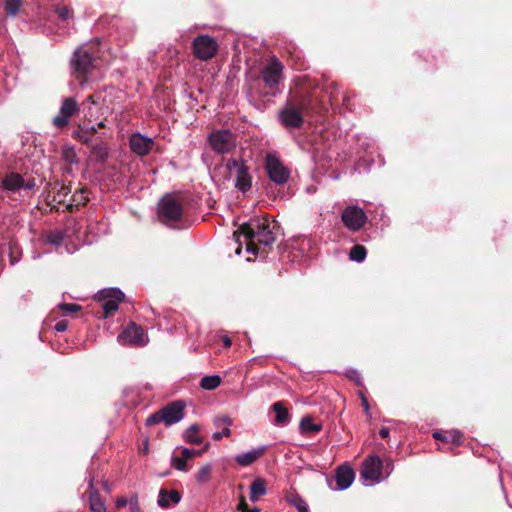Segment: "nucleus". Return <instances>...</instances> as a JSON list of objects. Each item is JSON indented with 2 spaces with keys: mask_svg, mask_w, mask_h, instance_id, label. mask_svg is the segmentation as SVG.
<instances>
[{
  "mask_svg": "<svg viewBox=\"0 0 512 512\" xmlns=\"http://www.w3.org/2000/svg\"><path fill=\"white\" fill-rule=\"evenodd\" d=\"M246 244L248 253L257 254L258 248L256 242L270 246L275 241V235L267 219L251 218L239 228Z\"/></svg>",
  "mask_w": 512,
  "mask_h": 512,
  "instance_id": "f257e3e1",
  "label": "nucleus"
},
{
  "mask_svg": "<svg viewBox=\"0 0 512 512\" xmlns=\"http://www.w3.org/2000/svg\"><path fill=\"white\" fill-rule=\"evenodd\" d=\"M224 168L227 173V179L233 181L234 187L238 191L246 193L252 188L253 177L250 167L243 158H229Z\"/></svg>",
  "mask_w": 512,
  "mask_h": 512,
  "instance_id": "f03ea898",
  "label": "nucleus"
},
{
  "mask_svg": "<svg viewBox=\"0 0 512 512\" xmlns=\"http://www.w3.org/2000/svg\"><path fill=\"white\" fill-rule=\"evenodd\" d=\"M157 215L162 223L172 226L175 222L181 220L183 208L176 198L165 195L158 203Z\"/></svg>",
  "mask_w": 512,
  "mask_h": 512,
  "instance_id": "7ed1b4c3",
  "label": "nucleus"
},
{
  "mask_svg": "<svg viewBox=\"0 0 512 512\" xmlns=\"http://www.w3.org/2000/svg\"><path fill=\"white\" fill-rule=\"evenodd\" d=\"M304 101L288 102L279 112V120L287 129L300 128L304 123Z\"/></svg>",
  "mask_w": 512,
  "mask_h": 512,
  "instance_id": "20e7f679",
  "label": "nucleus"
},
{
  "mask_svg": "<svg viewBox=\"0 0 512 512\" xmlns=\"http://www.w3.org/2000/svg\"><path fill=\"white\" fill-rule=\"evenodd\" d=\"M360 475L366 486L383 481L385 477H383V462L380 457L371 455L366 458L362 464Z\"/></svg>",
  "mask_w": 512,
  "mask_h": 512,
  "instance_id": "39448f33",
  "label": "nucleus"
},
{
  "mask_svg": "<svg viewBox=\"0 0 512 512\" xmlns=\"http://www.w3.org/2000/svg\"><path fill=\"white\" fill-rule=\"evenodd\" d=\"M35 186L33 178L25 180L20 174L14 172L5 175L1 181L2 192L8 197L16 193L20 194L21 191L32 190Z\"/></svg>",
  "mask_w": 512,
  "mask_h": 512,
  "instance_id": "423d86ee",
  "label": "nucleus"
},
{
  "mask_svg": "<svg viewBox=\"0 0 512 512\" xmlns=\"http://www.w3.org/2000/svg\"><path fill=\"white\" fill-rule=\"evenodd\" d=\"M209 144L218 154L229 153L236 147V136L230 130H216L209 135Z\"/></svg>",
  "mask_w": 512,
  "mask_h": 512,
  "instance_id": "0eeeda50",
  "label": "nucleus"
},
{
  "mask_svg": "<svg viewBox=\"0 0 512 512\" xmlns=\"http://www.w3.org/2000/svg\"><path fill=\"white\" fill-rule=\"evenodd\" d=\"M341 220L349 231L358 232L365 226L368 217L358 205H349L342 211Z\"/></svg>",
  "mask_w": 512,
  "mask_h": 512,
  "instance_id": "6e6552de",
  "label": "nucleus"
},
{
  "mask_svg": "<svg viewBox=\"0 0 512 512\" xmlns=\"http://www.w3.org/2000/svg\"><path fill=\"white\" fill-rule=\"evenodd\" d=\"M124 293L117 287L103 289L98 292L97 299L101 303L104 318L118 310L119 303L123 300Z\"/></svg>",
  "mask_w": 512,
  "mask_h": 512,
  "instance_id": "1a4fd4ad",
  "label": "nucleus"
},
{
  "mask_svg": "<svg viewBox=\"0 0 512 512\" xmlns=\"http://www.w3.org/2000/svg\"><path fill=\"white\" fill-rule=\"evenodd\" d=\"M117 341L121 345L145 346L148 343V337L141 326L131 322L118 335Z\"/></svg>",
  "mask_w": 512,
  "mask_h": 512,
  "instance_id": "9d476101",
  "label": "nucleus"
},
{
  "mask_svg": "<svg viewBox=\"0 0 512 512\" xmlns=\"http://www.w3.org/2000/svg\"><path fill=\"white\" fill-rule=\"evenodd\" d=\"M194 55L203 61L214 57L218 51L216 40L208 35H200L193 41Z\"/></svg>",
  "mask_w": 512,
  "mask_h": 512,
  "instance_id": "9b49d317",
  "label": "nucleus"
},
{
  "mask_svg": "<svg viewBox=\"0 0 512 512\" xmlns=\"http://www.w3.org/2000/svg\"><path fill=\"white\" fill-rule=\"evenodd\" d=\"M266 171L270 180L278 185L285 184L290 177V171L274 155L266 157Z\"/></svg>",
  "mask_w": 512,
  "mask_h": 512,
  "instance_id": "f8f14e48",
  "label": "nucleus"
},
{
  "mask_svg": "<svg viewBox=\"0 0 512 512\" xmlns=\"http://www.w3.org/2000/svg\"><path fill=\"white\" fill-rule=\"evenodd\" d=\"M282 71L281 62L276 57H272L261 73L265 86L271 90L276 89L282 79Z\"/></svg>",
  "mask_w": 512,
  "mask_h": 512,
  "instance_id": "ddd939ff",
  "label": "nucleus"
},
{
  "mask_svg": "<svg viewBox=\"0 0 512 512\" xmlns=\"http://www.w3.org/2000/svg\"><path fill=\"white\" fill-rule=\"evenodd\" d=\"M93 62V56L82 46L74 51L71 66L78 76H84L93 67Z\"/></svg>",
  "mask_w": 512,
  "mask_h": 512,
  "instance_id": "4468645a",
  "label": "nucleus"
},
{
  "mask_svg": "<svg viewBox=\"0 0 512 512\" xmlns=\"http://www.w3.org/2000/svg\"><path fill=\"white\" fill-rule=\"evenodd\" d=\"M78 111L79 105L77 101L72 97L65 98L62 101L59 114L53 119V124L59 129L66 127L69 123V118Z\"/></svg>",
  "mask_w": 512,
  "mask_h": 512,
  "instance_id": "2eb2a0df",
  "label": "nucleus"
},
{
  "mask_svg": "<svg viewBox=\"0 0 512 512\" xmlns=\"http://www.w3.org/2000/svg\"><path fill=\"white\" fill-rule=\"evenodd\" d=\"M185 403L181 400L174 401L161 409L164 423L168 426L180 422L184 418Z\"/></svg>",
  "mask_w": 512,
  "mask_h": 512,
  "instance_id": "dca6fc26",
  "label": "nucleus"
},
{
  "mask_svg": "<svg viewBox=\"0 0 512 512\" xmlns=\"http://www.w3.org/2000/svg\"><path fill=\"white\" fill-rule=\"evenodd\" d=\"M130 149L140 155L145 156L150 153L153 148L154 142L151 137H146L143 134L137 132L133 133L129 138Z\"/></svg>",
  "mask_w": 512,
  "mask_h": 512,
  "instance_id": "f3484780",
  "label": "nucleus"
},
{
  "mask_svg": "<svg viewBox=\"0 0 512 512\" xmlns=\"http://www.w3.org/2000/svg\"><path fill=\"white\" fill-rule=\"evenodd\" d=\"M354 478L355 473L351 467L346 465L340 466L335 473L336 487L333 489L336 491L348 489L352 485Z\"/></svg>",
  "mask_w": 512,
  "mask_h": 512,
  "instance_id": "a211bd4d",
  "label": "nucleus"
},
{
  "mask_svg": "<svg viewBox=\"0 0 512 512\" xmlns=\"http://www.w3.org/2000/svg\"><path fill=\"white\" fill-rule=\"evenodd\" d=\"M266 446H260L249 451L237 454L235 456V461L238 465L242 467L249 466L256 462L265 452Z\"/></svg>",
  "mask_w": 512,
  "mask_h": 512,
  "instance_id": "6ab92c4d",
  "label": "nucleus"
},
{
  "mask_svg": "<svg viewBox=\"0 0 512 512\" xmlns=\"http://www.w3.org/2000/svg\"><path fill=\"white\" fill-rule=\"evenodd\" d=\"M89 485V507L93 512H105L106 505L105 502L101 499L98 490L94 487V479L90 477L88 480Z\"/></svg>",
  "mask_w": 512,
  "mask_h": 512,
  "instance_id": "aec40b11",
  "label": "nucleus"
},
{
  "mask_svg": "<svg viewBox=\"0 0 512 512\" xmlns=\"http://www.w3.org/2000/svg\"><path fill=\"white\" fill-rule=\"evenodd\" d=\"M180 501L181 495L178 491H167L165 489H160L157 501L160 507L167 508L170 506L171 503L177 504Z\"/></svg>",
  "mask_w": 512,
  "mask_h": 512,
  "instance_id": "412c9836",
  "label": "nucleus"
},
{
  "mask_svg": "<svg viewBox=\"0 0 512 512\" xmlns=\"http://www.w3.org/2000/svg\"><path fill=\"white\" fill-rule=\"evenodd\" d=\"M267 493V482L261 477H257L250 485V500L256 502L260 497Z\"/></svg>",
  "mask_w": 512,
  "mask_h": 512,
  "instance_id": "4be33fe9",
  "label": "nucleus"
},
{
  "mask_svg": "<svg viewBox=\"0 0 512 512\" xmlns=\"http://www.w3.org/2000/svg\"><path fill=\"white\" fill-rule=\"evenodd\" d=\"M433 437L436 440H442L445 442H452L453 444L459 446L463 443V434L459 430H450V431H436L433 433Z\"/></svg>",
  "mask_w": 512,
  "mask_h": 512,
  "instance_id": "5701e85b",
  "label": "nucleus"
},
{
  "mask_svg": "<svg viewBox=\"0 0 512 512\" xmlns=\"http://www.w3.org/2000/svg\"><path fill=\"white\" fill-rule=\"evenodd\" d=\"M271 409L275 412V420L274 423L276 425L284 426L289 423V412L287 408L284 406L283 402L278 401L275 402Z\"/></svg>",
  "mask_w": 512,
  "mask_h": 512,
  "instance_id": "b1692460",
  "label": "nucleus"
},
{
  "mask_svg": "<svg viewBox=\"0 0 512 512\" xmlns=\"http://www.w3.org/2000/svg\"><path fill=\"white\" fill-rule=\"evenodd\" d=\"M289 505L295 507L298 512H309L306 501L297 493H290L286 496Z\"/></svg>",
  "mask_w": 512,
  "mask_h": 512,
  "instance_id": "393cba45",
  "label": "nucleus"
},
{
  "mask_svg": "<svg viewBox=\"0 0 512 512\" xmlns=\"http://www.w3.org/2000/svg\"><path fill=\"white\" fill-rule=\"evenodd\" d=\"M89 201V193L86 189H80L74 192L71 197V202L68 204V208L73 206L79 207L85 205Z\"/></svg>",
  "mask_w": 512,
  "mask_h": 512,
  "instance_id": "a878e982",
  "label": "nucleus"
},
{
  "mask_svg": "<svg viewBox=\"0 0 512 512\" xmlns=\"http://www.w3.org/2000/svg\"><path fill=\"white\" fill-rule=\"evenodd\" d=\"M221 384V377L219 375L204 376L200 381V387L207 391H212L218 388Z\"/></svg>",
  "mask_w": 512,
  "mask_h": 512,
  "instance_id": "bb28decb",
  "label": "nucleus"
},
{
  "mask_svg": "<svg viewBox=\"0 0 512 512\" xmlns=\"http://www.w3.org/2000/svg\"><path fill=\"white\" fill-rule=\"evenodd\" d=\"M198 433L199 426L196 424H192L184 432V440L188 443L199 445L202 443V438L198 435Z\"/></svg>",
  "mask_w": 512,
  "mask_h": 512,
  "instance_id": "cd10ccee",
  "label": "nucleus"
},
{
  "mask_svg": "<svg viewBox=\"0 0 512 512\" xmlns=\"http://www.w3.org/2000/svg\"><path fill=\"white\" fill-rule=\"evenodd\" d=\"M211 473H212V465L209 463L205 464L196 473L195 480L200 484L207 483L211 479Z\"/></svg>",
  "mask_w": 512,
  "mask_h": 512,
  "instance_id": "c85d7f7f",
  "label": "nucleus"
},
{
  "mask_svg": "<svg viewBox=\"0 0 512 512\" xmlns=\"http://www.w3.org/2000/svg\"><path fill=\"white\" fill-rule=\"evenodd\" d=\"M366 254H367V251L364 246L355 245L350 250L349 258H350V260H352L354 262L361 263L365 260Z\"/></svg>",
  "mask_w": 512,
  "mask_h": 512,
  "instance_id": "c756f323",
  "label": "nucleus"
},
{
  "mask_svg": "<svg viewBox=\"0 0 512 512\" xmlns=\"http://www.w3.org/2000/svg\"><path fill=\"white\" fill-rule=\"evenodd\" d=\"M22 5L21 0H5L4 10L7 16L15 17Z\"/></svg>",
  "mask_w": 512,
  "mask_h": 512,
  "instance_id": "7c9ffc66",
  "label": "nucleus"
},
{
  "mask_svg": "<svg viewBox=\"0 0 512 512\" xmlns=\"http://www.w3.org/2000/svg\"><path fill=\"white\" fill-rule=\"evenodd\" d=\"M300 428L303 432L315 433L321 430V425L314 423L310 417H304L301 419Z\"/></svg>",
  "mask_w": 512,
  "mask_h": 512,
  "instance_id": "2f4dec72",
  "label": "nucleus"
},
{
  "mask_svg": "<svg viewBox=\"0 0 512 512\" xmlns=\"http://www.w3.org/2000/svg\"><path fill=\"white\" fill-rule=\"evenodd\" d=\"M92 154L98 162H104L108 155V148L104 144H97L92 149Z\"/></svg>",
  "mask_w": 512,
  "mask_h": 512,
  "instance_id": "473e14b6",
  "label": "nucleus"
},
{
  "mask_svg": "<svg viewBox=\"0 0 512 512\" xmlns=\"http://www.w3.org/2000/svg\"><path fill=\"white\" fill-rule=\"evenodd\" d=\"M189 458H185V456H173L172 459H171V465L179 470V471H182V472H187L188 471V467H187V460Z\"/></svg>",
  "mask_w": 512,
  "mask_h": 512,
  "instance_id": "72a5a7b5",
  "label": "nucleus"
},
{
  "mask_svg": "<svg viewBox=\"0 0 512 512\" xmlns=\"http://www.w3.org/2000/svg\"><path fill=\"white\" fill-rule=\"evenodd\" d=\"M55 13L63 21H67L73 17V11L68 6H57L55 8Z\"/></svg>",
  "mask_w": 512,
  "mask_h": 512,
  "instance_id": "f704fd0d",
  "label": "nucleus"
},
{
  "mask_svg": "<svg viewBox=\"0 0 512 512\" xmlns=\"http://www.w3.org/2000/svg\"><path fill=\"white\" fill-rule=\"evenodd\" d=\"M64 240V234L62 231L50 232L47 235V242L53 246H59Z\"/></svg>",
  "mask_w": 512,
  "mask_h": 512,
  "instance_id": "c9c22d12",
  "label": "nucleus"
},
{
  "mask_svg": "<svg viewBox=\"0 0 512 512\" xmlns=\"http://www.w3.org/2000/svg\"><path fill=\"white\" fill-rule=\"evenodd\" d=\"M96 132V126L95 125H90V124H87V125H84L80 131L77 132V135L79 137V139L84 142V143H88L89 142V138L86 136V134L88 133H95Z\"/></svg>",
  "mask_w": 512,
  "mask_h": 512,
  "instance_id": "e433bc0d",
  "label": "nucleus"
},
{
  "mask_svg": "<svg viewBox=\"0 0 512 512\" xmlns=\"http://www.w3.org/2000/svg\"><path fill=\"white\" fill-rule=\"evenodd\" d=\"M345 375L350 380H353L358 386L363 385L361 373L357 369L348 368L345 371Z\"/></svg>",
  "mask_w": 512,
  "mask_h": 512,
  "instance_id": "4c0bfd02",
  "label": "nucleus"
},
{
  "mask_svg": "<svg viewBox=\"0 0 512 512\" xmlns=\"http://www.w3.org/2000/svg\"><path fill=\"white\" fill-rule=\"evenodd\" d=\"M163 422L164 423V419H163V415H162V412L161 410L157 411L156 413H153L151 414L145 421V424L147 426H153V425H156V424H159Z\"/></svg>",
  "mask_w": 512,
  "mask_h": 512,
  "instance_id": "58836bf2",
  "label": "nucleus"
},
{
  "mask_svg": "<svg viewBox=\"0 0 512 512\" xmlns=\"http://www.w3.org/2000/svg\"><path fill=\"white\" fill-rule=\"evenodd\" d=\"M206 450H207V447L200 449V450L190 449L187 447L181 448L182 455L185 456V458H189V459L193 458V457L201 456Z\"/></svg>",
  "mask_w": 512,
  "mask_h": 512,
  "instance_id": "ea45409f",
  "label": "nucleus"
},
{
  "mask_svg": "<svg viewBox=\"0 0 512 512\" xmlns=\"http://www.w3.org/2000/svg\"><path fill=\"white\" fill-rule=\"evenodd\" d=\"M214 425L217 428L231 427L232 419L229 416L217 417L214 419Z\"/></svg>",
  "mask_w": 512,
  "mask_h": 512,
  "instance_id": "a19ab883",
  "label": "nucleus"
},
{
  "mask_svg": "<svg viewBox=\"0 0 512 512\" xmlns=\"http://www.w3.org/2000/svg\"><path fill=\"white\" fill-rule=\"evenodd\" d=\"M60 310L66 313H74L81 309V306L75 303H62L59 304Z\"/></svg>",
  "mask_w": 512,
  "mask_h": 512,
  "instance_id": "79ce46f5",
  "label": "nucleus"
},
{
  "mask_svg": "<svg viewBox=\"0 0 512 512\" xmlns=\"http://www.w3.org/2000/svg\"><path fill=\"white\" fill-rule=\"evenodd\" d=\"M69 193H70L69 187L61 186V188L57 191V193L55 195V199L60 203L65 202V198L68 196Z\"/></svg>",
  "mask_w": 512,
  "mask_h": 512,
  "instance_id": "37998d69",
  "label": "nucleus"
},
{
  "mask_svg": "<svg viewBox=\"0 0 512 512\" xmlns=\"http://www.w3.org/2000/svg\"><path fill=\"white\" fill-rule=\"evenodd\" d=\"M230 435H231L230 427H224V428H222L221 431L213 433L212 438L215 441H219L223 437H229Z\"/></svg>",
  "mask_w": 512,
  "mask_h": 512,
  "instance_id": "c03bdc74",
  "label": "nucleus"
},
{
  "mask_svg": "<svg viewBox=\"0 0 512 512\" xmlns=\"http://www.w3.org/2000/svg\"><path fill=\"white\" fill-rule=\"evenodd\" d=\"M129 509L130 512H141L138 496L136 494L129 498Z\"/></svg>",
  "mask_w": 512,
  "mask_h": 512,
  "instance_id": "a18cd8bd",
  "label": "nucleus"
},
{
  "mask_svg": "<svg viewBox=\"0 0 512 512\" xmlns=\"http://www.w3.org/2000/svg\"><path fill=\"white\" fill-rule=\"evenodd\" d=\"M233 235L236 239V242L239 244L238 248L235 251V254L240 255L242 252V244L245 243L243 236L241 235V230L239 229L238 231H235Z\"/></svg>",
  "mask_w": 512,
  "mask_h": 512,
  "instance_id": "49530a36",
  "label": "nucleus"
},
{
  "mask_svg": "<svg viewBox=\"0 0 512 512\" xmlns=\"http://www.w3.org/2000/svg\"><path fill=\"white\" fill-rule=\"evenodd\" d=\"M359 395H360L362 407H363L365 413L367 415H370V406H369V403H368V400H367L366 396L364 395L363 392H360Z\"/></svg>",
  "mask_w": 512,
  "mask_h": 512,
  "instance_id": "de8ad7c7",
  "label": "nucleus"
},
{
  "mask_svg": "<svg viewBox=\"0 0 512 512\" xmlns=\"http://www.w3.org/2000/svg\"><path fill=\"white\" fill-rule=\"evenodd\" d=\"M54 328L57 332H64L68 328V322L65 320H61L55 324Z\"/></svg>",
  "mask_w": 512,
  "mask_h": 512,
  "instance_id": "09e8293b",
  "label": "nucleus"
},
{
  "mask_svg": "<svg viewBox=\"0 0 512 512\" xmlns=\"http://www.w3.org/2000/svg\"><path fill=\"white\" fill-rule=\"evenodd\" d=\"M392 470H393V463L391 461H387L385 465L383 464V472L385 473V475H383V477H385V479H386L390 475Z\"/></svg>",
  "mask_w": 512,
  "mask_h": 512,
  "instance_id": "8fccbe9b",
  "label": "nucleus"
},
{
  "mask_svg": "<svg viewBox=\"0 0 512 512\" xmlns=\"http://www.w3.org/2000/svg\"><path fill=\"white\" fill-rule=\"evenodd\" d=\"M126 505H129V499L125 497L118 498L116 501L117 508L125 507Z\"/></svg>",
  "mask_w": 512,
  "mask_h": 512,
  "instance_id": "3c124183",
  "label": "nucleus"
},
{
  "mask_svg": "<svg viewBox=\"0 0 512 512\" xmlns=\"http://www.w3.org/2000/svg\"><path fill=\"white\" fill-rule=\"evenodd\" d=\"M389 433H390V429L387 427H382L379 430V435L381 438H387L389 436Z\"/></svg>",
  "mask_w": 512,
  "mask_h": 512,
  "instance_id": "603ef678",
  "label": "nucleus"
},
{
  "mask_svg": "<svg viewBox=\"0 0 512 512\" xmlns=\"http://www.w3.org/2000/svg\"><path fill=\"white\" fill-rule=\"evenodd\" d=\"M223 343H224L225 347H230L232 344V340L229 337L225 336L223 338Z\"/></svg>",
  "mask_w": 512,
  "mask_h": 512,
  "instance_id": "864d4df0",
  "label": "nucleus"
},
{
  "mask_svg": "<svg viewBox=\"0 0 512 512\" xmlns=\"http://www.w3.org/2000/svg\"><path fill=\"white\" fill-rule=\"evenodd\" d=\"M245 509H246V503H245V501H242V503H240L238 506V510L244 512Z\"/></svg>",
  "mask_w": 512,
  "mask_h": 512,
  "instance_id": "5fc2aeb1",
  "label": "nucleus"
},
{
  "mask_svg": "<svg viewBox=\"0 0 512 512\" xmlns=\"http://www.w3.org/2000/svg\"><path fill=\"white\" fill-rule=\"evenodd\" d=\"M86 101L89 102L91 105H96V102L94 101L93 99V96L92 95H89L87 98H86Z\"/></svg>",
  "mask_w": 512,
  "mask_h": 512,
  "instance_id": "6e6d98bb",
  "label": "nucleus"
},
{
  "mask_svg": "<svg viewBox=\"0 0 512 512\" xmlns=\"http://www.w3.org/2000/svg\"><path fill=\"white\" fill-rule=\"evenodd\" d=\"M96 127L104 128V127H105V123H104V121H99V122L97 123Z\"/></svg>",
  "mask_w": 512,
  "mask_h": 512,
  "instance_id": "4d7b16f0",
  "label": "nucleus"
},
{
  "mask_svg": "<svg viewBox=\"0 0 512 512\" xmlns=\"http://www.w3.org/2000/svg\"><path fill=\"white\" fill-rule=\"evenodd\" d=\"M104 489L108 492L110 491V487L107 482L104 483Z\"/></svg>",
  "mask_w": 512,
  "mask_h": 512,
  "instance_id": "13d9d810",
  "label": "nucleus"
},
{
  "mask_svg": "<svg viewBox=\"0 0 512 512\" xmlns=\"http://www.w3.org/2000/svg\"><path fill=\"white\" fill-rule=\"evenodd\" d=\"M250 512H260L259 508H253Z\"/></svg>",
  "mask_w": 512,
  "mask_h": 512,
  "instance_id": "bf43d9fd",
  "label": "nucleus"
},
{
  "mask_svg": "<svg viewBox=\"0 0 512 512\" xmlns=\"http://www.w3.org/2000/svg\"><path fill=\"white\" fill-rule=\"evenodd\" d=\"M84 83H85V80H81V81H80L81 86H83V85H84Z\"/></svg>",
  "mask_w": 512,
  "mask_h": 512,
  "instance_id": "052dcab7",
  "label": "nucleus"
}]
</instances>
